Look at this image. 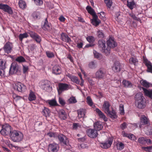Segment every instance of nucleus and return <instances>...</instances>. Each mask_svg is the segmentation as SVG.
<instances>
[{"mask_svg":"<svg viewBox=\"0 0 152 152\" xmlns=\"http://www.w3.org/2000/svg\"><path fill=\"white\" fill-rule=\"evenodd\" d=\"M85 110L83 109H80L77 110L78 116L79 118L83 117L85 115Z\"/></svg>","mask_w":152,"mask_h":152,"instance_id":"33","label":"nucleus"},{"mask_svg":"<svg viewBox=\"0 0 152 152\" xmlns=\"http://www.w3.org/2000/svg\"><path fill=\"white\" fill-rule=\"evenodd\" d=\"M12 48V44L8 42L5 44L3 47V49L5 53H9L11 52Z\"/></svg>","mask_w":152,"mask_h":152,"instance_id":"14","label":"nucleus"},{"mask_svg":"<svg viewBox=\"0 0 152 152\" xmlns=\"http://www.w3.org/2000/svg\"><path fill=\"white\" fill-rule=\"evenodd\" d=\"M145 95L151 99H152V89L149 90L144 88H142Z\"/></svg>","mask_w":152,"mask_h":152,"instance_id":"24","label":"nucleus"},{"mask_svg":"<svg viewBox=\"0 0 152 152\" xmlns=\"http://www.w3.org/2000/svg\"><path fill=\"white\" fill-rule=\"evenodd\" d=\"M144 99V97L143 96L142 93L140 92L136 94L134 97L135 102H137Z\"/></svg>","mask_w":152,"mask_h":152,"instance_id":"21","label":"nucleus"},{"mask_svg":"<svg viewBox=\"0 0 152 152\" xmlns=\"http://www.w3.org/2000/svg\"><path fill=\"white\" fill-rule=\"evenodd\" d=\"M127 5L131 9H132L135 6V3L134 1H127Z\"/></svg>","mask_w":152,"mask_h":152,"instance_id":"44","label":"nucleus"},{"mask_svg":"<svg viewBox=\"0 0 152 152\" xmlns=\"http://www.w3.org/2000/svg\"><path fill=\"white\" fill-rule=\"evenodd\" d=\"M148 121L147 118L144 115L141 116L140 118V121L138 123L139 126L140 128L142 127V125H145L148 124Z\"/></svg>","mask_w":152,"mask_h":152,"instance_id":"13","label":"nucleus"},{"mask_svg":"<svg viewBox=\"0 0 152 152\" xmlns=\"http://www.w3.org/2000/svg\"><path fill=\"white\" fill-rule=\"evenodd\" d=\"M70 79L72 81L76 84H79L80 81L79 80L77 77L75 76H72L70 77Z\"/></svg>","mask_w":152,"mask_h":152,"instance_id":"41","label":"nucleus"},{"mask_svg":"<svg viewBox=\"0 0 152 152\" xmlns=\"http://www.w3.org/2000/svg\"><path fill=\"white\" fill-rule=\"evenodd\" d=\"M105 44L106 42L104 40L100 39L98 41L97 44L99 49L107 55L110 53V48L108 47L106 48Z\"/></svg>","mask_w":152,"mask_h":152,"instance_id":"2","label":"nucleus"},{"mask_svg":"<svg viewBox=\"0 0 152 152\" xmlns=\"http://www.w3.org/2000/svg\"><path fill=\"white\" fill-rule=\"evenodd\" d=\"M23 137V134L21 132L16 130L13 131L10 135V137L15 142H18L22 141Z\"/></svg>","mask_w":152,"mask_h":152,"instance_id":"1","label":"nucleus"},{"mask_svg":"<svg viewBox=\"0 0 152 152\" xmlns=\"http://www.w3.org/2000/svg\"><path fill=\"white\" fill-rule=\"evenodd\" d=\"M89 67L91 69H94L96 67L95 63L94 62H91L88 64Z\"/></svg>","mask_w":152,"mask_h":152,"instance_id":"53","label":"nucleus"},{"mask_svg":"<svg viewBox=\"0 0 152 152\" xmlns=\"http://www.w3.org/2000/svg\"><path fill=\"white\" fill-rule=\"evenodd\" d=\"M91 23L94 25L96 26L101 23V21L98 19L97 15L93 17V19L91 20Z\"/></svg>","mask_w":152,"mask_h":152,"instance_id":"19","label":"nucleus"},{"mask_svg":"<svg viewBox=\"0 0 152 152\" xmlns=\"http://www.w3.org/2000/svg\"><path fill=\"white\" fill-rule=\"evenodd\" d=\"M47 135L50 137H53L55 138L58 135V134L56 133L52 132H50L48 133Z\"/></svg>","mask_w":152,"mask_h":152,"instance_id":"57","label":"nucleus"},{"mask_svg":"<svg viewBox=\"0 0 152 152\" xmlns=\"http://www.w3.org/2000/svg\"><path fill=\"white\" fill-rule=\"evenodd\" d=\"M58 145L57 144L52 143L50 144L49 145L48 150L52 152H57Z\"/></svg>","mask_w":152,"mask_h":152,"instance_id":"23","label":"nucleus"},{"mask_svg":"<svg viewBox=\"0 0 152 152\" xmlns=\"http://www.w3.org/2000/svg\"><path fill=\"white\" fill-rule=\"evenodd\" d=\"M48 103L51 106H56L57 105L56 102L54 99L49 100Z\"/></svg>","mask_w":152,"mask_h":152,"instance_id":"47","label":"nucleus"},{"mask_svg":"<svg viewBox=\"0 0 152 152\" xmlns=\"http://www.w3.org/2000/svg\"><path fill=\"white\" fill-rule=\"evenodd\" d=\"M119 110L120 113L121 115H124V105L121 104L119 105Z\"/></svg>","mask_w":152,"mask_h":152,"instance_id":"50","label":"nucleus"},{"mask_svg":"<svg viewBox=\"0 0 152 152\" xmlns=\"http://www.w3.org/2000/svg\"><path fill=\"white\" fill-rule=\"evenodd\" d=\"M86 9L88 12L92 15V17L97 15L94 10L91 6H88L86 7Z\"/></svg>","mask_w":152,"mask_h":152,"instance_id":"31","label":"nucleus"},{"mask_svg":"<svg viewBox=\"0 0 152 152\" xmlns=\"http://www.w3.org/2000/svg\"><path fill=\"white\" fill-rule=\"evenodd\" d=\"M107 46L110 48H114L117 45V43L114 41L113 38H110L107 41Z\"/></svg>","mask_w":152,"mask_h":152,"instance_id":"18","label":"nucleus"},{"mask_svg":"<svg viewBox=\"0 0 152 152\" xmlns=\"http://www.w3.org/2000/svg\"><path fill=\"white\" fill-rule=\"evenodd\" d=\"M128 138L130 139L133 140H135L136 139V137L134 135L131 134H129Z\"/></svg>","mask_w":152,"mask_h":152,"instance_id":"64","label":"nucleus"},{"mask_svg":"<svg viewBox=\"0 0 152 152\" xmlns=\"http://www.w3.org/2000/svg\"><path fill=\"white\" fill-rule=\"evenodd\" d=\"M86 39L90 43L93 42L95 40L94 38L92 36H88L87 37Z\"/></svg>","mask_w":152,"mask_h":152,"instance_id":"52","label":"nucleus"},{"mask_svg":"<svg viewBox=\"0 0 152 152\" xmlns=\"http://www.w3.org/2000/svg\"><path fill=\"white\" fill-rule=\"evenodd\" d=\"M106 72L104 68L99 69L95 73V78L99 79H103L106 76Z\"/></svg>","mask_w":152,"mask_h":152,"instance_id":"4","label":"nucleus"},{"mask_svg":"<svg viewBox=\"0 0 152 152\" xmlns=\"http://www.w3.org/2000/svg\"><path fill=\"white\" fill-rule=\"evenodd\" d=\"M129 61L131 64L135 65V63L138 62V60L136 58L132 57L130 58Z\"/></svg>","mask_w":152,"mask_h":152,"instance_id":"49","label":"nucleus"},{"mask_svg":"<svg viewBox=\"0 0 152 152\" xmlns=\"http://www.w3.org/2000/svg\"><path fill=\"white\" fill-rule=\"evenodd\" d=\"M80 126H81L79 123H74L73 124V128L74 129H77L78 127H80Z\"/></svg>","mask_w":152,"mask_h":152,"instance_id":"62","label":"nucleus"},{"mask_svg":"<svg viewBox=\"0 0 152 152\" xmlns=\"http://www.w3.org/2000/svg\"><path fill=\"white\" fill-rule=\"evenodd\" d=\"M88 135L90 138H95L98 135L97 131L95 129H88L86 131Z\"/></svg>","mask_w":152,"mask_h":152,"instance_id":"12","label":"nucleus"},{"mask_svg":"<svg viewBox=\"0 0 152 152\" xmlns=\"http://www.w3.org/2000/svg\"><path fill=\"white\" fill-rule=\"evenodd\" d=\"M138 141L141 144H145L146 143V138L143 137H140L138 139Z\"/></svg>","mask_w":152,"mask_h":152,"instance_id":"48","label":"nucleus"},{"mask_svg":"<svg viewBox=\"0 0 152 152\" xmlns=\"http://www.w3.org/2000/svg\"><path fill=\"white\" fill-rule=\"evenodd\" d=\"M95 111L100 118L103 119L104 121H107V118L105 115L99 109L97 108H96Z\"/></svg>","mask_w":152,"mask_h":152,"instance_id":"28","label":"nucleus"},{"mask_svg":"<svg viewBox=\"0 0 152 152\" xmlns=\"http://www.w3.org/2000/svg\"><path fill=\"white\" fill-rule=\"evenodd\" d=\"M11 129V126L8 124H6L2 125V129L0 131V132L4 136L10 135L12 132Z\"/></svg>","mask_w":152,"mask_h":152,"instance_id":"3","label":"nucleus"},{"mask_svg":"<svg viewBox=\"0 0 152 152\" xmlns=\"http://www.w3.org/2000/svg\"><path fill=\"white\" fill-rule=\"evenodd\" d=\"M69 89V85L67 84L64 83H59L58 84V87L57 88L59 95H60L63 92Z\"/></svg>","mask_w":152,"mask_h":152,"instance_id":"7","label":"nucleus"},{"mask_svg":"<svg viewBox=\"0 0 152 152\" xmlns=\"http://www.w3.org/2000/svg\"><path fill=\"white\" fill-rule=\"evenodd\" d=\"M61 39L66 42L70 43L71 41L70 38L67 34L64 33H62L61 34Z\"/></svg>","mask_w":152,"mask_h":152,"instance_id":"20","label":"nucleus"},{"mask_svg":"<svg viewBox=\"0 0 152 152\" xmlns=\"http://www.w3.org/2000/svg\"><path fill=\"white\" fill-rule=\"evenodd\" d=\"M59 118L62 120H65L67 118V115L65 110H61L59 112Z\"/></svg>","mask_w":152,"mask_h":152,"instance_id":"27","label":"nucleus"},{"mask_svg":"<svg viewBox=\"0 0 152 152\" xmlns=\"http://www.w3.org/2000/svg\"><path fill=\"white\" fill-rule=\"evenodd\" d=\"M142 84L144 87L147 88H149L151 85L150 83L148 82L145 80H143Z\"/></svg>","mask_w":152,"mask_h":152,"instance_id":"46","label":"nucleus"},{"mask_svg":"<svg viewBox=\"0 0 152 152\" xmlns=\"http://www.w3.org/2000/svg\"><path fill=\"white\" fill-rule=\"evenodd\" d=\"M6 61L5 60H3L2 59H0V68L2 69H5Z\"/></svg>","mask_w":152,"mask_h":152,"instance_id":"39","label":"nucleus"},{"mask_svg":"<svg viewBox=\"0 0 152 152\" xmlns=\"http://www.w3.org/2000/svg\"><path fill=\"white\" fill-rule=\"evenodd\" d=\"M20 68L18 65L15 63H13L11 64L9 73L10 75L16 74L19 71Z\"/></svg>","mask_w":152,"mask_h":152,"instance_id":"5","label":"nucleus"},{"mask_svg":"<svg viewBox=\"0 0 152 152\" xmlns=\"http://www.w3.org/2000/svg\"><path fill=\"white\" fill-rule=\"evenodd\" d=\"M122 68L121 65L118 61H115L112 67V69L115 72H119Z\"/></svg>","mask_w":152,"mask_h":152,"instance_id":"16","label":"nucleus"},{"mask_svg":"<svg viewBox=\"0 0 152 152\" xmlns=\"http://www.w3.org/2000/svg\"><path fill=\"white\" fill-rule=\"evenodd\" d=\"M28 36V33L25 32L23 34H20L19 36V39L20 41H22L23 39L26 38Z\"/></svg>","mask_w":152,"mask_h":152,"instance_id":"37","label":"nucleus"},{"mask_svg":"<svg viewBox=\"0 0 152 152\" xmlns=\"http://www.w3.org/2000/svg\"><path fill=\"white\" fill-rule=\"evenodd\" d=\"M107 115L111 118L115 119L117 118V116L116 114V113L115 111L112 109L111 111L110 110L107 113H106Z\"/></svg>","mask_w":152,"mask_h":152,"instance_id":"25","label":"nucleus"},{"mask_svg":"<svg viewBox=\"0 0 152 152\" xmlns=\"http://www.w3.org/2000/svg\"><path fill=\"white\" fill-rule=\"evenodd\" d=\"M105 4L107 7L110 8L111 7L113 2L112 0H104Z\"/></svg>","mask_w":152,"mask_h":152,"instance_id":"42","label":"nucleus"},{"mask_svg":"<svg viewBox=\"0 0 152 152\" xmlns=\"http://www.w3.org/2000/svg\"><path fill=\"white\" fill-rule=\"evenodd\" d=\"M60 142L64 145H67L69 144L68 139L63 134L58 135L57 137Z\"/></svg>","mask_w":152,"mask_h":152,"instance_id":"10","label":"nucleus"},{"mask_svg":"<svg viewBox=\"0 0 152 152\" xmlns=\"http://www.w3.org/2000/svg\"><path fill=\"white\" fill-rule=\"evenodd\" d=\"M42 28L45 31H49L50 30V27L48 23L47 18L45 19L44 24L42 26Z\"/></svg>","mask_w":152,"mask_h":152,"instance_id":"29","label":"nucleus"},{"mask_svg":"<svg viewBox=\"0 0 152 152\" xmlns=\"http://www.w3.org/2000/svg\"><path fill=\"white\" fill-rule=\"evenodd\" d=\"M69 103L70 104L75 103L77 102V100L75 97L72 96L68 100Z\"/></svg>","mask_w":152,"mask_h":152,"instance_id":"45","label":"nucleus"},{"mask_svg":"<svg viewBox=\"0 0 152 152\" xmlns=\"http://www.w3.org/2000/svg\"><path fill=\"white\" fill-rule=\"evenodd\" d=\"M129 15L130 16L132 17L134 20L138 21L140 23H141V20L140 18H137L134 14L133 13H131L129 14Z\"/></svg>","mask_w":152,"mask_h":152,"instance_id":"51","label":"nucleus"},{"mask_svg":"<svg viewBox=\"0 0 152 152\" xmlns=\"http://www.w3.org/2000/svg\"><path fill=\"white\" fill-rule=\"evenodd\" d=\"M62 70L61 67L58 65H54L53 67L52 73L56 75H58L61 73Z\"/></svg>","mask_w":152,"mask_h":152,"instance_id":"17","label":"nucleus"},{"mask_svg":"<svg viewBox=\"0 0 152 152\" xmlns=\"http://www.w3.org/2000/svg\"><path fill=\"white\" fill-rule=\"evenodd\" d=\"M122 83L123 85L126 87L130 88L132 86V84L130 82L126 80H123Z\"/></svg>","mask_w":152,"mask_h":152,"instance_id":"34","label":"nucleus"},{"mask_svg":"<svg viewBox=\"0 0 152 152\" xmlns=\"http://www.w3.org/2000/svg\"><path fill=\"white\" fill-rule=\"evenodd\" d=\"M42 88L44 90H47L50 87L48 82L47 81L46 82L44 83L41 86Z\"/></svg>","mask_w":152,"mask_h":152,"instance_id":"36","label":"nucleus"},{"mask_svg":"<svg viewBox=\"0 0 152 152\" xmlns=\"http://www.w3.org/2000/svg\"><path fill=\"white\" fill-rule=\"evenodd\" d=\"M142 149L148 151H150L152 150V146L148 147H142Z\"/></svg>","mask_w":152,"mask_h":152,"instance_id":"55","label":"nucleus"},{"mask_svg":"<svg viewBox=\"0 0 152 152\" xmlns=\"http://www.w3.org/2000/svg\"><path fill=\"white\" fill-rule=\"evenodd\" d=\"M110 106V105L109 102L107 101H105L103 103L102 109L104 111L105 113H107L109 110V108Z\"/></svg>","mask_w":152,"mask_h":152,"instance_id":"22","label":"nucleus"},{"mask_svg":"<svg viewBox=\"0 0 152 152\" xmlns=\"http://www.w3.org/2000/svg\"><path fill=\"white\" fill-rule=\"evenodd\" d=\"M18 5L19 7L22 9L25 8L26 6L25 2L22 0H20L19 1Z\"/></svg>","mask_w":152,"mask_h":152,"instance_id":"38","label":"nucleus"},{"mask_svg":"<svg viewBox=\"0 0 152 152\" xmlns=\"http://www.w3.org/2000/svg\"><path fill=\"white\" fill-rule=\"evenodd\" d=\"M35 4L38 6H41L43 2L42 0H33Z\"/></svg>","mask_w":152,"mask_h":152,"instance_id":"58","label":"nucleus"},{"mask_svg":"<svg viewBox=\"0 0 152 152\" xmlns=\"http://www.w3.org/2000/svg\"><path fill=\"white\" fill-rule=\"evenodd\" d=\"M13 88L15 90L20 92H24L26 89V86L20 82L15 83V85L14 86Z\"/></svg>","mask_w":152,"mask_h":152,"instance_id":"6","label":"nucleus"},{"mask_svg":"<svg viewBox=\"0 0 152 152\" xmlns=\"http://www.w3.org/2000/svg\"><path fill=\"white\" fill-rule=\"evenodd\" d=\"M94 129L97 131H99L101 130L103 126L101 122L97 121L95 122L94 125Z\"/></svg>","mask_w":152,"mask_h":152,"instance_id":"26","label":"nucleus"},{"mask_svg":"<svg viewBox=\"0 0 152 152\" xmlns=\"http://www.w3.org/2000/svg\"><path fill=\"white\" fill-rule=\"evenodd\" d=\"M50 113V110L48 108L45 107H44V109L42 111L43 115L46 117L49 115Z\"/></svg>","mask_w":152,"mask_h":152,"instance_id":"35","label":"nucleus"},{"mask_svg":"<svg viewBox=\"0 0 152 152\" xmlns=\"http://www.w3.org/2000/svg\"><path fill=\"white\" fill-rule=\"evenodd\" d=\"M59 102L62 106H64L65 104V101L61 97L59 98Z\"/></svg>","mask_w":152,"mask_h":152,"instance_id":"63","label":"nucleus"},{"mask_svg":"<svg viewBox=\"0 0 152 152\" xmlns=\"http://www.w3.org/2000/svg\"><path fill=\"white\" fill-rule=\"evenodd\" d=\"M99 17L101 19L104 20H105V13L104 12H102L99 13Z\"/></svg>","mask_w":152,"mask_h":152,"instance_id":"56","label":"nucleus"},{"mask_svg":"<svg viewBox=\"0 0 152 152\" xmlns=\"http://www.w3.org/2000/svg\"><path fill=\"white\" fill-rule=\"evenodd\" d=\"M28 34L30 35V37L34 39L37 43H40L41 41V38L40 36L35 32L29 31Z\"/></svg>","mask_w":152,"mask_h":152,"instance_id":"11","label":"nucleus"},{"mask_svg":"<svg viewBox=\"0 0 152 152\" xmlns=\"http://www.w3.org/2000/svg\"><path fill=\"white\" fill-rule=\"evenodd\" d=\"M87 102L88 104L90 106L92 105L93 103L92 100L90 96H88L87 98Z\"/></svg>","mask_w":152,"mask_h":152,"instance_id":"59","label":"nucleus"},{"mask_svg":"<svg viewBox=\"0 0 152 152\" xmlns=\"http://www.w3.org/2000/svg\"><path fill=\"white\" fill-rule=\"evenodd\" d=\"M97 34L98 37L100 38H102L104 37V34L102 31H98Z\"/></svg>","mask_w":152,"mask_h":152,"instance_id":"61","label":"nucleus"},{"mask_svg":"<svg viewBox=\"0 0 152 152\" xmlns=\"http://www.w3.org/2000/svg\"><path fill=\"white\" fill-rule=\"evenodd\" d=\"M145 64L147 67V72L152 73V65L151 63L149 61L145 62Z\"/></svg>","mask_w":152,"mask_h":152,"instance_id":"32","label":"nucleus"},{"mask_svg":"<svg viewBox=\"0 0 152 152\" xmlns=\"http://www.w3.org/2000/svg\"><path fill=\"white\" fill-rule=\"evenodd\" d=\"M146 102L144 99L135 102V106L140 109L145 108L146 106Z\"/></svg>","mask_w":152,"mask_h":152,"instance_id":"15","label":"nucleus"},{"mask_svg":"<svg viewBox=\"0 0 152 152\" xmlns=\"http://www.w3.org/2000/svg\"><path fill=\"white\" fill-rule=\"evenodd\" d=\"M113 141V137L107 138L104 142L101 143V146L102 148L107 149L111 146Z\"/></svg>","mask_w":152,"mask_h":152,"instance_id":"8","label":"nucleus"},{"mask_svg":"<svg viewBox=\"0 0 152 152\" xmlns=\"http://www.w3.org/2000/svg\"><path fill=\"white\" fill-rule=\"evenodd\" d=\"M15 60L19 63L23 62L26 61L25 58L22 56H20L17 58Z\"/></svg>","mask_w":152,"mask_h":152,"instance_id":"40","label":"nucleus"},{"mask_svg":"<svg viewBox=\"0 0 152 152\" xmlns=\"http://www.w3.org/2000/svg\"><path fill=\"white\" fill-rule=\"evenodd\" d=\"M46 54L47 56L49 58H52L54 56V55L53 52L49 51L46 52Z\"/></svg>","mask_w":152,"mask_h":152,"instance_id":"54","label":"nucleus"},{"mask_svg":"<svg viewBox=\"0 0 152 152\" xmlns=\"http://www.w3.org/2000/svg\"><path fill=\"white\" fill-rule=\"evenodd\" d=\"M94 54L95 58H100L102 56L101 54L95 51H94Z\"/></svg>","mask_w":152,"mask_h":152,"instance_id":"60","label":"nucleus"},{"mask_svg":"<svg viewBox=\"0 0 152 152\" xmlns=\"http://www.w3.org/2000/svg\"><path fill=\"white\" fill-rule=\"evenodd\" d=\"M117 148L119 150H122L124 147V144L122 142H120L118 143L117 144Z\"/></svg>","mask_w":152,"mask_h":152,"instance_id":"43","label":"nucleus"},{"mask_svg":"<svg viewBox=\"0 0 152 152\" xmlns=\"http://www.w3.org/2000/svg\"><path fill=\"white\" fill-rule=\"evenodd\" d=\"M36 99V96L34 92L30 90L28 97V99L29 101H31L35 100Z\"/></svg>","mask_w":152,"mask_h":152,"instance_id":"30","label":"nucleus"},{"mask_svg":"<svg viewBox=\"0 0 152 152\" xmlns=\"http://www.w3.org/2000/svg\"><path fill=\"white\" fill-rule=\"evenodd\" d=\"M0 9L10 15H12L13 13V10L11 7L6 4L0 3Z\"/></svg>","mask_w":152,"mask_h":152,"instance_id":"9","label":"nucleus"}]
</instances>
